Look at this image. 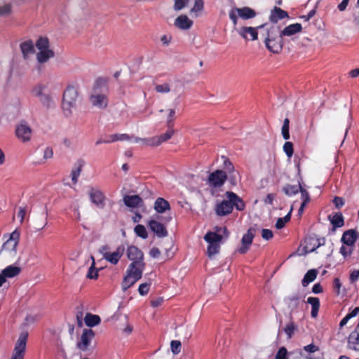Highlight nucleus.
I'll use <instances>...</instances> for the list:
<instances>
[{
  "label": "nucleus",
  "instance_id": "e433bc0d",
  "mask_svg": "<svg viewBox=\"0 0 359 359\" xmlns=\"http://www.w3.org/2000/svg\"><path fill=\"white\" fill-rule=\"evenodd\" d=\"M170 297L163 296H152L151 297L150 304L152 307L160 306L165 299H168Z\"/></svg>",
  "mask_w": 359,
  "mask_h": 359
},
{
  "label": "nucleus",
  "instance_id": "69168bd1",
  "mask_svg": "<svg viewBox=\"0 0 359 359\" xmlns=\"http://www.w3.org/2000/svg\"><path fill=\"white\" fill-rule=\"evenodd\" d=\"M53 156V151L51 147H46L43 152V158L50 159Z\"/></svg>",
  "mask_w": 359,
  "mask_h": 359
},
{
  "label": "nucleus",
  "instance_id": "473e14b6",
  "mask_svg": "<svg viewBox=\"0 0 359 359\" xmlns=\"http://www.w3.org/2000/svg\"><path fill=\"white\" fill-rule=\"evenodd\" d=\"M85 323L88 327H93L97 325L100 323V318L99 316L93 315L90 313H86L84 318Z\"/></svg>",
  "mask_w": 359,
  "mask_h": 359
},
{
  "label": "nucleus",
  "instance_id": "4468645a",
  "mask_svg": "<svg viewBox=\"0 0 359 359\" xmlns=\"http://www.w3.org/2000/svg\"><path fill=\"white\" fill-rule=\"evenodd\" d=\"M89 197L91 202L97 207L100 208L104 207L106 197L100 189L91 187L89 191Z\"/></svg>",
  "mask_w": 359,
  "mask_h": 359
},
{
  "label": "nucleus",
  "instance_id": "72a5a7b5",
  "mask_svg": "<svg viewBox=\"0 0 359 359\" xmlns=\"http://www.w3.org/2000/svg\"><path fill=\"white\" fill-rule=\"evenodd\" d=\"M307 303L311 304L312 306L311 316L316 318L320 306V302L318 298L316 297H309L307 299Z\"/></svg>",
  "mask_w": 359,
  "mask_h": 359
},
{
  "label": "nucleus",
  "instance_id": "338daca9",
  "mask_svg": "<svg viewBox=\"0 0 359 359\" xmlns=\"http://www.w3.org/2000/svg\"><path fill=\"white\" fill-rule=\"evenodd\" d=\"M26 215V209L25 207H20L18 212V217L20 218V223H22Z\"/></svg>",
  "mask_w": 359,
  "mask_h": 359
},
{
  "label": "nucleus",
  "instance_id": "7ed1b4c3",
  "mask_svg": "<svg viewBox=\"0 0 359 359\" xmlns=\"http://www.w3.org/2000/svg\"><path fill=\"white\" fill-rule=\"evenodd\" d=\"M89 100L93 107L100 109H104L107 107L109 100L107 95V89L101 83V81L97 80L93 88L92 93L89 97Z\"/></svg>",
  "mask_w": 359,
  "mask_h": 359
},
{
  "label": "nucleus",
  "instance_id": "f704fd0d",
  "mask_svg": "<svg viewBox=\"0 0 359 359\" xmlns=\"http://www.w3.org/2000/svg\"><path fill=\"white\" fill-rule=\"evenodd\" d=\"M317 270L316 269L309 270L302 280L303 286L306 287L311 282L313 281L317 276Z\"/></svg>",
  "mask_w": 359,
  "mask_h": 359
},
{
  "label": "nucleus",
  "instance_id": "bb28decb",
  "mask_svg": "<svg viewBox=\"0 0 359 359\" xmlns=\"http://www.w3.org/2000/svg\"><path fill=\"white\" fill-rule=\"evenodd\" d=\"M154 210L158 213H163L166 210H168L170 209V203L168 201L164 199L163 198L158 197L154 203Z\"/></svg>",
  "mask_w": 359,
  "mask_h": 359
},
{
  "label": "nucleus",
  "instance_id": "423d86ee",
  "mask_svg": "<svg viewBox=\"0 0 359 359\" xmlns=\"http://www.w3.org/2000/svg\"><path fill=\"white\" fill-rule=\"evenodd\" d=\"M256 16L257 12L248 6H243L242 8L233 7L229 12V19L234 26L237 25L238 18L248 20Z\"/></svg>",
  "mask_w": 359,
  "mask_h": 359
},
{
  "label": "nucleus",
  "instance_id": "aec40b11",
  "mask_svg": "<svg viewBox=\"0 0 359 359\" xmlns=\"http://www.w3.org/2000/svg\"><path fill=\"white\" fill-rule=\"evenodd\" d=\"M124 203L129 208H137L144 205L142 198L138 195L126 196L123 198Z\"/></svg>",
  "mask_w": 359,
  "mask_h": 359
},
{
  "label": "nucleus",
  "instance_id": "f8f14e48",
  "mask_svg": "<svg viewBox=\"0 0 359 359\" xmlns=\"http://www.w3.org/2000/svg\"><path fill=\"white\" fill-rule=\"evenodd\" d=\"M15 133L18 139L25 143L31 140L32 129L23 121L16 125Z\"/></svg>",
  "mask_w": 359,
  "mask_h": 359
},
{
  "label": "nucleus",
  "instance_id": "680f3d73",
  "mask_svg": "<svg viewBox=\"0 0 359 359\" xmlns=\"http://www.w3.org/2000/svg\"><path fill=\"white\" fill-rule=\"evenodd\" d=\"M305 351L311 353L319 351V347L313 344H309L304 347Z\"/></svg>",
  "mask_w": 359,
  "mask_h": 359
},
{
  "label": "nucleus",
  "instance_id": "b1692460",
  "mask_svg": "<svg viewBox=\"0 0 359 359\" xmlns=\"http://www.w3.org/2000/svg\"><path fill=\"white\" fill-rule=\"evenodd\" d=\"M348 343L350 348L359 351V323L355 330L350 334Z\"/></svg>",
  "mask_w": 359,
  "mask_h": 359
},
{
  "label": "nucleus",
  "instance_id": "49530a36",
  "mask_svg": "<svg viewBox=\"0 0 359 359\" xmlns=\"http://www.w3.org/2000/svg\"><path fill=\"white\" fill-rule=\"evenodd\" d=\"M301 193V198L302 200V206H306V204H308L310 202V195L309 192L302 187H301V189L299 191Z\"/></svg>",
  "mask_w": 359,
  "mask_h": 359
},
{
  "label": "nucleus",
  "instance_id": "de8ad7c7",
  "mask_svg": "<svg viewBox=\"0 0 359 359\" xmlns=\"http://www.w3.org/2000/svg\"><path fill=\"white\" fill-rule=\"evenodd\" d=\"M283 148L287 156L291 158L294 154L293 144L291 142H285Z\"/></svg>",
  "mask_w": 359,
  "mask_h": 359
},
{
  "label": "nucleus",
  "instance_id": "20e7f679",
  "mask_svg": "<svg viewBox=\"0 0 359 359\" xmlns=\"http://www.w3.org/2000/svg\"><path fill=\"white\" fill-rule=\"evenodd\" d=\"M77 101V90L73 86L67 87L63 93L62 97V109L66 116L72 114V109L76 108Z\"/></svg>",
  "mask_w": 359,
  "mask_h": 359
},
{
  "label": "nucleus",
  "instance_id": "7c9ffc66",
  "mask_svg": "<svg viewBox=\"0 0 359 359\" xmlns=\"http://www.w3.org/2000/svg\"><path fill=\"white\" fill-rule=\"evenodd\" d=\"M223 236L218 234L217 232L208 231L204 236V240L208 243H219L220 244Z\"/></svg>",
  "mask_w": 359,
  "mask_h": 359
},
{
  "label": "nucleus",
  "instance_id": "774afa93",
  "mask_svg": "<svg viewBox=\"0 0 359 359\" xmlns=\"http://www.w3.org/2000/svg\"><path fill=\"white\" fill-rule=\"evenodd\" d=\"M359 278V270H353L350 274V280L351 283L355 282Z\"/></svg>",
  "mask_w": 359,
  "mask_h": 359
},
{
  "label": "nucleus",
  "instance_id": "79ce46f5",
  "mask_svg": "<svg viewBox=\"0 0 359 359\" xmlns=\"http://www.w3.org/2000/svg\"><path fill=\"white\" fill-rule=\"evenodd\" d=\"M220 244L219 243H211L208 244L207 248V254L210 257L219 252Z\"/></svg>",
  "mask_w": 359,
  "mask_h": 359
},
{
  "label": "nucleus",
  "instance_id": "58836bf2",
  "mask_svg": "<svg viewBox=\"0 0 359 359\" xmlns=\"http://www.w3.org/2000/svg\"><path fill=\"white\" fill-rule=\"evenodd\" d=\"M290 121L287 118L284 119L283 125L282 126L281 133L284 140L290 139Z\"/></svg>",
  "mask_w": 359,
  "mask_h": 359
},
{
  "label": "nucleus",
  "instance_id": "cd10ccee",
  "mask_svg": "<svg viewBox=\"0 0 359 359\" xmlns=\"http://www.w3.org/2000/svg\"><path fill=\"white\" fill-rule=\"evenodd\" d=\"M20 50L23 57L27 59L29 54L34 53V46L32 41L28 40L20 43Z\"/></svg>",
  "mask_w": 359,
  "mask_h": 359
},
{
  "label": "nucleus",
  "instance_id": "3c124183",
  "mask_svg": "<svg viewBox=\"0 0 359 359\" xmlns=\"http://www.w3.org/2000/svg\"><path fill=\"white\" fill-rule=\"evenodd\" d=\"M45 88V86L39 84L33 88L32 93L33 95L39 98L43 94V90Z\"/></svg>",
  "mask_w": 359,
  "mask_h": 359
},
{
  "label": "nucleus",
  "instance_id": "2eb2a0df",
  "mask_svg": "<svg viewBox=\"0 0 359 359\" xmlns=\"http://www.w3.org/2000/svg\"><path fill=\"white\" fill-rule=\"evenodd\" d=\"M255 231L254 229L250 228L247 233L243 236L241 239L242 246L238 249L240 254L244 255L248 251L255 237Z\"/></svg>",
  "mask_w": 359,
  "mask_h": 359
},
{
  "label": "nucleus",
  "instance_id": "5701e85b",
  "mask_svg": "<svg viewBox=\"0 0 359 359\" xmlns=\"http://www.w3.org/2000/svg\"><path fill=\"white\" fill-rule=\"evenodd\" d=\"M302 26L300 23H294L286 26L283 30H280V34L283 36H291L297 33L301 32Z\"/></svg>",
  "mask_w": 359,
  "mask_h": 359
},
{
  "label": "nucleus",
  "instance_id": "37998d69",
  "mask_svg": "<svg viewBox=\"0 0 359 359\" xmlns=\"http://www.w3.org/2000/svg\"><path fill=\"white\" fill-rule=\"evenodd\" d=\"M36 46L39 50L49 48V41L46 37H40L36 43Z\"/></svg>",
  "mask_w": 359,
  "mask_h": 359
},
{
  "label": "nucleus",
  "instance_id": "ea45409f",
  "mask_svg": "<svg viewBox=\"0 0 359 359\" xmlns=\"http://www.w3.org/2000/svg\"><path fill=\"white\" fill-rule=\"evenodd\" d=\"M222 158L224 159V162H223V168L224 169V171L226 172V174L229 172H233V171H235V168H234V166H233V163H231V161L224 156H222Z\"/></svg>",
  "mask_w": 359,
  "mask_h": 359
},
{
  "label": "nucleus",
  "instance_id": "5fc2aeb1",
  "mask_svg": "<svg viewBox=\"0 0 359 359\" xmlns=\"http://www.w3.org/2000/svg\"><path fill=\"white\" fill-rule=\"evenodd\" d=\"M155 90L158 93H166L170 91V85L168 83L158 84L155 87Z\"/></svg>",
  "mask_w": 359,
  "mask_h": 359
},
{
  "label": "nucleus",
  "instance_id": "09e8293b",
  "mask_svg": "<svg viewBox=\"0 0 359 359\" xmlns=\"http://www.w3.org/2000/svg\"><path fill=\"white\" fill-rule=\"evenodd\" d=\"M204 8V2L203 0H195L194 5L193 8L191 9V13H197L203 10Z\"/></svg>",
  "mask_w": 359,
  "mask_h": 359
},
{
  "label": "nucleus",
  "instance_id": "a211bd4d",
  "mask_svg": "<svg viewBox=\"0 0 359 359\" xmlns=\"http://www.w3.org/2000/svg\"><path fill=\"white\" fill-rule=\"evenodd\" d=\"M148 225L150 229L156 233L158 237L163 238L167 236L168 231L165 226L155 219H151Z\"/></svg>",
  "mask_w": 359,
  "mask_h": 359
},
{
  "label": "nucleus",
  "instance_id": "393cba45",
  "mask_svg": "<svg viewBox=\"0 0 359 359\" xmlns=\"http://www.w3.org/2000/svg\"><path fill=\"white\" fill-rule=\"evenodd\" d=\"M329 219L332 224L333 229L340 228L344 225V219L341 212H334L329 215Z\"/></svg>",
  "mask_w": 359,
  "mask_h": 359
},
{
  "label": "nucleus",
  "instance_id": "052dcab7",
  "mask_svg": "<svg viewBox=\"0 0 359 359\" xmlns=\"http://www.w3.org/2000/svg\"><path fill=\"white\" fill-rule=\"evenodd\" d=\"M175 115V109H170L168 120H167L168 126L169 128V130H172L171 128L173 126L172 121H173V118H174Z\"/></svg>",
  "mask_w": 359,
  "mask_h": 359
},
{
  "label": "nucleus",
  "instance_id": "39448f33",
  "mask_svg": "<svg viewBox=\"0 0 359 359\" xmlns=\"http://www.w3.org/2000/svg\"><path fill=\"white\" fill-rule=\"evenodd\" d=\"M139 264L137 263H131L126 271V275L124 276L121 284L122 290H127L133 285L138 280L142 278L144 269H138Z\"/></svg>",
  "mask_w": 359,
  "mask_h": 359
},
{
  "label": "nucleus",
  "instance_id": "0e129e2a",
  "mask_svg": "<svg viewBox=\"0 0 359 359\" xmlns=\"http://www.w3.org/2000/svg\"><path fill=\"white\" fill-rule=\"evenodd\" d=\"M116 141H130L131 137L128 134H115Z\"/></svg>",
  "mask_w": 359,
  "mask_h": 359
},
{
  "label": "nucleus",
  "instance_id": "a878e982",
  "mask_svg": "<svg viewBox=\"0 0 359 359\" xmlns=\"http://www.w3.org/2000/svg\"><path fill=\"white\" fill-rule=\"evenodd\" d=\"M84 163V161L81 159L78 160L75 163L71 172L72 181L74 184L77 183L78 178L81 175Z\"/></svg>",
  "mask_w": 359,
  "mask_h": 359
},
{
  "label": "nucleus",
  "instance_id": "c85d7f7f",
  "mask_svg": "<svg viewBox=\"0 0 359 359\" xmlns=\"http://www.w3.org/2000/svg\"><path fill=\"white\" fill-rule=\"evenodd\" d=\"M55 55L54 52L48 48V49H43V50H39V52L36 54V58L39 63H45L50 58L53 57Z\"/></svg>",
  "mask_w": 359,
  "mask_h": 359
},
{
  "label": "nucleus",
  "instance_id": "4c0bfd02",
  "mask_svg": "<svg viewBox=\"0 0 359 359\" xmlns=\"http://www.w3.org/2000/svg\"><path fill=\"white\" fill-rule=\"evenodd\" d=\"M283 330L287 338L291 339L294 332L297 330V325L294 322L291 321L286 325Z\"/></svg>",
  "mask_w": 359,
  "mask_h": 359
},
{
  "label": "nucleus",
  "instance_id": "a18cd8bd",
  "mask_svg": "<svg viewBox=\"0 0 359 359\" xmlns=\"http://www.w3.org/2000/svg\"><path fill=\"white\" fill-rule=\"evenodd\" d=\"M37 320L38 316L36 315L28 314L25 317L22 325L25 327H28L35 323Z\"/></svg>",
  "mask_w": 359,
  "mask_h": 359
},
{
  "label": "nucleus",
  "instance_id": "9d476101",
  "mask_svg": "<svg viewBox=\"0 0 359 359\" xmlns=\"http://www.w3.org/2000/svg\"><path fill=\"white\" fill-rule=\"evenodd\" d=\"M266 27L267 23L256 27L243 26L237 29V32L245 41H255L258 39V29H264Z\"/></svg>",
  "mask_w": 359,
  "mask_h": 359
},
{
  "label": "nucleus",
  "instance_id": "e2e57ef3",
  "mask_svg": "<svg viewBox=\"0 0 359 359\" xmlns=\"http://www.w3.org/2000/svg\"><path fill=\"white\" fill-rule=\"evenodd\" d=\"M335 207L338 209L341 208L344 205V201L343 198L335 196L332 201Z\"/></svg>",
  "mask_w": 359,
  "mask_h": 359
},
{
  "label": "nucleus",
  "instance_id": "9b49d317",
  "mask_svg": "<svg viewBox=\"0 0 359 359\" xmlns=\"http://www.w3.org/2000/svg\"><path fill=\"white\" fill-rule=\"evenodd\" d=\"M126 254L128 259L132 261V263H137L139 264L138 269L141 268L144 269L145 263L144 262V254L141 250L135 245L128 246L126 250Z\"/></svg>",
  "mask_w": 359,
  "mask_h": 359
},
{
  "label": "nucleus",
  "instance_id": "f03ea898",
  "mask_svg": "<svg viewBox=\"0 0 359 359\" xmlns=\"http://www.w3.org/2000/svg\"><path fill=\"white\" fill-rule=\"evenodd\" d=\"M266 36L264 39V43L266 48L273 53H279L283 49V36L280 34L279 27L271 25L266 27Z\"/></svg>",
  "mask_w": 359,
  "mask_h": 359
},
{
  "label": "nucleus",
  "instance_id": "6e6552de",
  "mask_svg": "<svg viewBox=\"0 0 359 359\" xmlns=\"http://www.w3.org/2000/svg\"><path fill=\"white\" fill-rule=\"evenodd\" d=\"M110 248L107 245L100 247L99 252L102 255L103 258L112 264H116L123 256L126 248L124 245L117 247L116 250L113 252H109Z\"/></svg>",
  "mask_w": 359,
  "mask_h": 359
},
{
  "label": "nucleus",
  "instance_id": "2f4dec72",
  "mask_svg": "<svg viewBox=\"0 0 359 359\" xmlns=\"http://www.w3.org/2000/svg\"><path fill=\"white\" fill-rule=\"evenodd\" d=\"M301 187L302 185L300 184V183L294 185L287 184L283 187V191L285 193V195H287L289 197H291L298 194L299 190L301 189Z\"/></svg>",
  "mask_w": 359,
  "mask_h": 359
},
{
  "label": "nucleus",
  "instance_id": "c756f323",
  "mask_svg": "<svg viewBox=\"0 0 359 359\" xmlns=\"http://www.w3.org/2000/svg\"><path fill=\"white\" fill-rule=\"evenodd\" d=\"M20 236V231H18V229H15L11 233L9 239L6 241V243L4 245H11L12 248V250L15 251L16 248L19 243Z\"/></svg>",
  "mask_w": 359,
  "mask_h": 359
},
{
  "label": "nucleus",
  "instance_id": "f3484780",
  "mask_svg": "<svg viewBox=\"0 0 359 359\" xmlns=\"http://www.w3.org/2000/svg\"><path fill=\"white\" fill-rule=\"evenodd\" d=\"M174 134L173 130H168L166 133L161 135L154 136L152 137H149L147 142V146L149 147H156L161 144L163 142H166L169 139L171 138V137Z\"/></svg>",
  "mask_w": 359,
  "mask_h": 359
},
{
  "label": "nucleus",
  "instance_id": "a19ab883",
  "mask_svg": "<svg viewBox=\"0 0 359 359\" xmlns=\"http://www.w3.org/2000/svg\"><path fill=\"white\" fill-rule=\"evenodd\" d=\"M134 231L137 236L142 238L145 239L148 237L147 231L144 225L137 224V226H135Z\"/></svg>",
  "mask_w": 359,
  "mask_h": 359
},
{
  "label": "nucleus",
  "instance_id": "f257e3e1",
  "mask_svg": "<svg viewBox=\"0 0 359 359\" xmlns=\"http://www.w3.org/2000/svg\"><path fill=\"white\" fill-rule=\"evenodd\" d=\"M226 199H224L215 206V212L218 216H226L232 212L233 208L238 211H243L245 208L244 201L233 191L225 193Z\"/></svg>",
  "mask_w": 359,
  "mask_h": 359
},
{
  "label": "nucleus",
  "instance_id": "1a4fd4ad",
  "mask_svg": "<svg viewBox=\"0 0 359 359\" xmlns=\"http://www.w3.org/2000/svg\"><path fill=\"white\" fill-rule=\"evenodd\" d=\"M227 180V174L222 170H216L210 173L207 179V184L211 188H220Z\"/></svg>",
  "mask_w": 359,
  "mask_h": 359
},
{
  "label": "nucleus",
  "instance_id": "ddd939ff",
  "mask_svg": "<svg viewBox=\"0 0 359 359\" xmlns=\"http://www.w3.org/2000/svg\"><path fill=\"white\" fill-rule=\"evenodd\" d=\"M28 336L29 334L27 331H22V332H20L15 344V348L13 353V355L24 357Z\"/></svg>",
  "mask_w": 359,
  "mask_h": 359
},
{
  "label": "nucleus",
  "instance_id": "c03bdc74",
  "mask_svg": "<svg viewBox=\"0 0 359 359\" xmlns=\"http://www.w3.org/2000/svg\"><path fill=\"white\" fill-rule=\"evenodd\" d=\"M170 349L174 355L180 353L182 351V344L179 340H172L170 342Z\"/></svg>",
  "mask_w": 359,
  "mask_h": 359
},
{
  "label": "nucleus",
  "instance_id": "bf43d9fd",
  "mask_svg": "<svg viewBox=\"0 0 359 359\" xmlns=\"http://www.w3.org/2000/svg\"><path fill=\"white\" fill-rule=\"evenodd\" d=\"M273 232L271 230L268 229H262V237L264 239L269 241V240L273 238Z\"/></svg>",
  "mask_w": 359,
  "mask_h": 359
},
{
  "label": "nucleus",
  "instance_id": "4d7b16f0",
  "mask_svg": "<svg viewBox=\"0 0 359 359\" xmlns=\"http://www.w3.org/2000/svg\"><path fill=\"white\" fill-rule=\"evenodd\" d=\"M39 100L41 102L46 106L47 107H49L50 106V104L52 102L51 97L49 95L43 93L40 97Z\"/></svg>",
  "mask_w": 359,
  "mask_h": 359
},
{
  "label": "nucleus",
  "instance_id": "412c9836",
  "mask_svg": "<svg viewBox=\"0 0 359 359\" xmlns=\"http://www.w3.org/2000/svg\"><path fill=\"white\" fill-rule=\"evenodd\" d=\"M176 27L180 29H189L193 25V21L190 20L186 15L178 16L174 22Z\"/></svg>",
  "mask_w": 359,
  "mask_h": 359
},
{
  "label": "nucleus",
  "instance_id": "4be33fe9",
  "mask_svg": "<svg viewBox=\"0 0 359 359\" xmlns=\"http://www.w3.org/2000/svg\"><path fill=\"white\" fill-rule=\"evenodd\" d=\"M21 271V269L19 266L10 265L6 267L0 273V276L4 278V283L6 281L7 278H13L18 276Z\"/></svg>",
  "mask_w": 359,
  "mask_h": 359
},
{
  "label": "nucleus",
  "instance_id": "6ab92c4d",
  "mask_svg": "<svg viewBox=\"0 0 359 359\" xmlns=\"http://www.w3.org/2000/svg\"><path fill=\"white\" fill-rule=\"evenodd\" d=\"M288 18V13L277 6L273 7L269 15V20L273 23H277L279 20Z\"/></svg>",
  "mask_w": 359,
  "mask_h": 359
},
{
  "label": "nucleus",
  "instance_id": "864d4df0",
  "mask_svg": "<svg viewBox=\"0 0 359 359\" xmlns=\"http://www.w3.org/2000/svg\"><path fill=\"white\" fill-rule=\"evenodd\" d=\"M288 352L285 347H280L276 354L275 359H287Z\"/></svg>",
  "mask_w": 359,
  "mask_h": 359
},
{
  "label": "nucleus",
  "instance_id": "6e6d98bb",
  "mask_svg": "<svg viewBox=\"0 0 359 359\" xmlns=\"http://www.w3.org/2000/svg\"><path fill=\"white\" fill-rule=\"evenodd\" d=\"M189 0H175L174 9L180 11L183 9L188 4Z\"/></svg>",
  "mask_w": 359,
  "mask_h": 359
},
{
  "label": "nucleus",
  "instance_id": "603ef678",
  "mask_svg": "<svg viewBox=\"0 0 359 359\" xmlns=\"http://www.w3.org/2000/svg\"><path fill=\"white\" fill-rule=\"evenodd\" d=\"M94 260V259L93 258ZM95 262H93L91 266L89 268V270L87 273V277L90 279L97 278L98 276V270L94 267Z\"/></svg>",
  "mask_w": 359,
  "mask_h": 359
},
{
  "label": "nucleus",
  "instance_id": "13d9d810",
  "mask_svg": "<svg viewBox=\"0 0 359 359\" xmlns=\"http://www.w3.org/2000/svg\"><path fill=\"white\" fill-rule=\"evenodd\" d=\"M237 175L238 173L235 171L233 172L227 173V180L232 186L237 184Z\"/></svg>",
  "mask_w": 359,
  "mask_h": 359
},
{
  "label": "nucleus",
  "instance_id": "dca6fc26",
  "mask_svg": "<svg viewBox=\"0 0 359 359\" xmlns=\"http://www.w3.org/2000/svg\"><path fill=\"white\" fill-rule=\"evenodd\" d=\"M359 238V233L355 229H348L342 234L341 242L348 246H355L356 241Z\"/></svg>",
  "mask_w": 359,
  "mask_h": 359
},
{
  "label": "nucleus",
  "instance_id": "c9c22d12",
  "mask_svg": "<svg viewBox=\"0 0 359 359\" xmlns=\"http://www.w3.org/2000/svg\"><path fill=\"white\" fill-rule=\"evenodd\" d=\"M353 246H348L342 245L339 249V253L342 255L344 259L350 257L353 251Z\"/></svg>",
  "mask_w": 359,
  "mask_h": 359
},
{
  "label": "nucleus",
  "instance_id": "8fccbe9b",
  "mask_svg": "<svg viewBox=\"0 0 359 359\" xmlns=\"http://www.w3.org/2000/svg\"><path fill=\"white\" fill-rule=\"evenodd\" d=\"M12 12V5L11 4H6L0 6V16H8Z\"/></svg>",
  "mask_w": 359,
  "mask_h": 359
},
{
  "label": "nucleus",
  "instance_id": "0eeeda50",
  "mask_svg": "<svg viewBox=\"0 0 359 359\" xmlns=\"http://www.w3.org/2000/svg\"><path fill=\"white\" fill-rule=\"evenodd\" d=\"M94 337L95 332L93 330L84 329L76 344L78 349L84 353L91 352L93 349L92 341Z\"/></svg>",
  "mask_w": 359,
  "mask_h": 359
}]
</instances>
